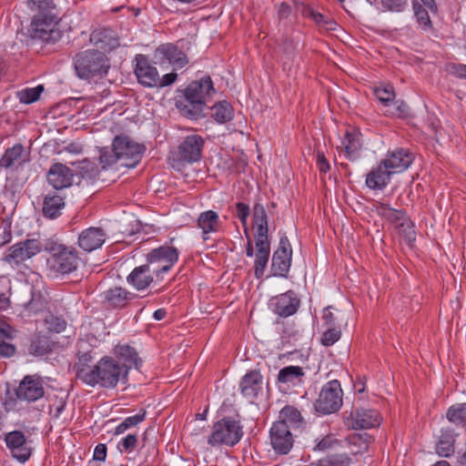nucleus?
<instances>
[{
	"label": "nucleus",
	"instance_id": "nucleus-1",
	"mask_svg": "<svg viewBox=\"0 0 466 466\" xmlns=\"http://www.w3.org/2000/svg\"><path fill=\"white\" fill-rule=\"evenodd\" d=\"M216 93L209 76L192 81L185 89H178L176 106L180 114L192 120L204 116L203 111L209 97Z\"/></svg>",
	"mask_w": 466,
	"mask_h": 466
},
{
	"label": "nucleus",
	"instance_id": "nucleus-2",
	"mask_svg": "<svg viewBox=\"0 0 466 466\" xmlns=\"http://www.w3.org/2000/svg\"><path fill=\"white\" fill-rule=\"evenodd\" d=\"M77 378L84 383L95 387L114 389L119 381L127 383V370L112 357H103L94 367L79 368Z\"/></svg>",
	"mask_w": 466,
	"mask_h": 466
},
{
	"label": "nucleus",
	"instance_id": "nucleus-3",
	"mask_svg": "<svg viewBox=\"0 0 466 466\" xmlns=\"http://www.w3.org/2000/svg\"><path fill=\"white\" fill-rule=\"evenodd\" d=\"M73 65L78 78L89 80L103 77L110 68V61L106 55L96 49L80 51L73 57Z\"/></svg>",
	"mask_w": 466,
	"mask_h": 466
},
{
	"label": "nucleus",
	"instance_id": "nucleus-4",
	"mask_svg": "<svg viewBox=\"0 0 466 466\" xmlns=\"http://www.w3.org/2000/svg\"><path fill=\"white\" fill-rule=\"evenodd\" d=\"M243 434L240 420L227 416L213 424L211 433L208 437V444L212 447L218 445L233 447L239 442Z\"/></svg>",
	"mask_w": 466,
	"mask_h": 466
},
{
	"label": "nucleus",
	"instance_id": "nucleus-5",
	"mask_svg": "<svg viewBox=\"0 0 466 466\" xmlns=\"http://www.w3.org/2000/svg\"><path fill=\"white\" fill-rule=\"evenodd\" d=\"M179 251L177 248L163 245L147 254L146 264L155 274L156 281H162L164 276L177 262Z\"/></svg>",
	"mask_w": 466,
	"mask_h": 466
},
{
	"label": "nucleus",
	"instance_id": "nucleus-6",
	"mask_svg": "<svg viewBox=\"0 0 466 466\" xmlns=\"http://www.w3.org/2000/svg\"><path fill=\"white\" fill-rule=\"evenodd\" d=\"M46 249L51 254L48 262L56 272L68 274L77 268L80 258L75 248L52 242Z\"/></svg>",
	"mask_w": 466,
	"mask_h": 466
},
{
	"label": "nucleus",
	"instance_id": "nucleus-7",
	"mask_svg": "<svg viewBox=\"0 0 466 466\" xmlns=\"http://www.w3.org/2000/svg\"><path fill=\"white\" fill-rule=\"evenodd\" d=\"M342 396L340 382L338 380H332L322 387L314 403V409L324 415L334 413L342 405Z\"/></svg>",
	"mask_w": 466,
	"mask_h": 466
},
{
	"label": "nucleus",
	"instance_id": "nucleus-8",
	"mask_svg": "<svg viewBox=\"0 0 466 466\" xmlns=\"http://www.w3.org/2000/svg\"><path fill=\"white\" fill-rule=\"evenodd\" d=\"M112 147L120 157L121 166L126 167H135L146 150L143 144L135 142L127 135L115 137Z\"/></svg>",
	"mask_w": 466,
	"mask_h": 466
},
{
	"label": "nucleus",
	"instance_id": "nucleus-9",
	"mask_svg": "<svg viewBox=\"0 0 466 466\" xmlns=\"http://www.w3.org/2000/svg\"><path fill=\"white\" fill-rule=\"evenodd\" d=\"M292 259V248L288 237H280L279 248L274 251L271 259L270 276L287 278Z\"/></svg>",
	"mask_w": 466,
	"mask_h": 466
},
{
	"label": "nucleus",
	"instance_id": "nucleus-10",
	"mask_svg": "<svg viewBox=\"0 0 466 466\" xmlns=\"http://www.w3.org/2000/svg\"><path fill=\"white\" fill-rule=\"evenodd\" d=\"M61 19H32L30 24V35L33 39L40 40L46 44H55L60 40L63 33L57 28Z\"/></svg>",
	"mask_w": 466,
	"mask_h": 466
},
{
	"label": "nucleus",
	"instance_id": "nucleus-11",
	"mask_svg": "<svg viewBox=\"0 0 466 466\" xmlns=\"http://www.w3.org/2000/svg\"><path fill=\"white\" fill-rule=\"evenodd\" d=\"M40 251L41 243L37 239H25L11 246L3 259L11 266L17 267Z\"/></svg>",
	"mask_w": 466,
	"mask_h": 466
},
{
	"label": "nucleus",
	"instance_id": "nucleus-12",
	"mask_svg": "<svg viewBox=\"0 0 466 466\" xmlns=\"http://www.w3.org/2000/svg\"><path fill=\"white\" fill-rule=\"evenodd\" d=\"M298 434L284 424L273 422L269 430L270 445L279 455H287L292 450Z\"/></svg>",
	"mask_w": 466,
	"mask_h": 466
},
{
	"label": "nucleus",
	"instance_id": "nucleus-13",
	"mask_svg": "<svg viewBox=\"0 0 466 466\" xmlns=\"http://www.w3.org/2000/svg\"><path fill=\"white\" fill-rule=\"evenodd\" d=\"M300 307V299L292 289L272 297L268 301L269 309L279 318L294 315Z\"/></svg>",
	"mask_w": 466,
	"mask_h": 466
},
{
	"label": "nucleus",
	"instance_id": "nucleus-14",
	"mask_svg": "<svg viewBox=\"0 0 466 466\" xmlns=\"http://www.w3.org/2000/svg\"><path fill=\"white\" fill-rule=\"evenodd\" d=\"M205 139L197 134L187 136L177 149V157L180 162L192 164L202 158Z\"/></svg>",
	"mask_w": 466,
	"mask_h": 466
},
{
	"label": "nucleus",
	"instance_id": "nucleus-15",
	"mask_svg": "<svg viewBox=\"0 0 466 466\" xmlns=\"http://www.w3.org/2000/svg\"><path fill=\"white\" fill-rule=\"evenodd\" d=\"M18 400L28 402L35 401L45 395L43 380L37 375H26L15 390Z\"/></svg>",
	"mask_w": 466,
	"mask_h": 466
},
{
	"label": "nucleus",
	"instance_id": "nucleus-16",
	"mask_svg": "<svg viewBox=\"0 0 466 466\" xmlns=\"http://www.w3.org/2000/svg\"><path fill=\"white\" fill-rule=\"evenodd\" d=\"M5 441L14 458L25 462L32 454L31 441H27L24 432L14 431L5 434Z\"/></svg>",
	"mask_w": 466,
	"mask_h": 466
},
{
	"label": "nucleus",
	"instance_id": "nucleus-17",
	"mask_svg": "<svg viewBox=\"0 0 466 466\" xmlns=\"http://www.w3.org/2000/svg\"><path fill=\"white\" fill-rule=\"evenodd\" d=\"M350 427L353 430L371 429L380 425L382 418L380 412L373 409L355 408L350 411Z\"/></svg>",
	"mask_w": 466,
	"mask_h": 466
},
{
	"label": "nucleus",
	"instance_id": "nucleus-18",
	"mask_svg": "<svg viewBox=\"0 0 466 466\" xmlns=\"http://www.w3.org/2000/svg\"><path fill=\"white\" fill-rule=\"evenodd\" d=\"M32 19H61V10L54 0H26Z\"/></svg>",
	"mask_w": 466,
	"mask_h": 466
},
{
	"label": "nucleus",
	"instance_id": "nucleus-19",
	"mask_svg": "<svg viewBox=\"0 0 466 466\" xmlns=\"http://www.w3.org/2000/svg\"><path fill=\"white\" fill-rule=\"evenodd\" d=\"M73 171L62 163L53 164L46 174L48 184L56 190L69 187L73 183Z\"/></svg>",
	"mask_w": 466,
	"mask_h": 466
},
{
	"label": "nucleus",
	"instance_id": "nucleus-20",
	"mask_svg": "<svg viewBox=\"0 0 466 466\" xmlns=\"http://www.w3.org/2000/svg\"><path fill=\"white\" fill-rule=\"evenodd\" d=\"M275 422L280 425L284 424L286 429H289L297 434L301 433L307 426V421L301 412L291 405H286L280 410L279 419Z\"/></svg>",
	"mask_w": 466,
	"mask_h": 466
},
{
	"label": "nucleus",
	"instance_id": "nucleus-21",
	"mask_svg": "<svg viewBox=\"0 0 466 466\" xmlns=\"http://www.w3.org/2000/svg\"><path fill=\"white\" fill-rule=\"evenodd\" d=\"M137 66L135 74L140 84L145 86L153 87L157 86L158 72L153 66L147 57L144 55H137L136 56Z\"/></svg>",
	"mask_w": 466,
	"mask_h": 466
},
{
	"label": "nucleus",
	"instance_id": "nucleus-22",
	"mask_svg": "<svg viewBox=\"0 0 466 466\" xmlns=\"http://www.w3.org/2000/svg\"><path fill=\"white\" fill-rule=\"evenodd\" d=\"M413 160V155L410 150L397 148L388 152L386 158L382 161L386 167H389L393 173H398L407 169Z\"/></svg>",
	"mask_w": 466,
	"mask_h": 466
},
{
	"label": "nucleus",
	"instance_id": "nucleus-23",
	"mask_svg": "<svg viewBox=\"0 0 466 466\" xmlns=\"http://www.w3.org/2000/svg\"><path fill=\"white\" fill-rule=\"evenodd\" d=\"M263 376L258 370L247 372L239 382L240 392L248 400H255L262 391Z\"/></svg>",
	"mask_w": 466,
	"mask_h": 466
},
{
	"label": "nucleus",
	"instance_id": "nucleus-24",
	"mask_svg": "<svg viewBox=\"0 0 466 466\" xmlns=\"http://www.w3.org/2000/svg\"><path fill=\"white\" fill-rule=\"evenodd\" d=\"M136 295L122 287L110 288L104 292L103 303L107 309H123Z\"/></svg>",
	"mask_w": 466,
	"mask_h": 466
},
{
	"label": "nucleus",
	"instance_id": "nucleus-25",
	"mask_svg": "<svg viewBox=\"0 0 466 466\" xmlns=\"http://www.w3.org/2000/svg\"><path fill=\"white\" fill-rule=\"evenodd\" d=\"M394 174L389 167H386L383 161L371 170L366 176V186L372 190H383L390 182V177Z\"/></svg>",
	"mask_w": 466,
	"mask_h": 466
},
{
	"label": "nucleus",
	"instance_id": "nucleus-26",
	"mask_svg": "<svg viewBox=\"0 0 466 466\" xmlns=\"http://www.w3.org/2000/svg\"><path fill=\"white\" fill-rule=\"evenodd\" d=\"M106 240V233L101 228L91 227L83 230L78 236V246L85 251L91 252L99 248Z\"/></svg>",
	"mask_w": 466,
	"mask_h": 466
},
{
	"label": "nucleus",
	"instance_id": "nucleus-27",
	"mask_svg": "<svg viewBox=\"0 0 466 466\" xmlns=\"http://www.w3.org/2000/svg\"><path fill=\"white\" fill-rule=\"evenodd\" d=\"M115 355V360L127 370V377L132 368L139 370L142 366V360L138 357L137 350L129 345L116 346Z\"/></svg>",
	"mask_w": 466,
	"mask_h": 466
},
{
	"label": "nucleus",
	"instance_id": "nucleus-28",
	"mask_svg": "<svg viewBox=\"0 0 466 466\" xmlns=\"http://www.w3.org/2000/svg\"><path fill=\"white\" fill-rule=\"evenodd\" d=\"M155 274L147 264L136 267L127 277V281L137 290H144L148 288L155 279Z\"/></svg>",
	"mask_w": 466,
	"mask_h": 466
},
{
	"label": "nucleus",
	"instance_id": "nucleus-29",
	"mask_svg": "<svg viewBox=\"0 0 466 466\" xmlns=\"http://www.w3.org/2000/svg\"><path fill=\"white\" fill-rule=\"evenodd\" d=\"M361 134L353 128L345 131L341 140V146L347 159L354 161L360 157V152L362 147Z\"/></svg>",
	"mask_w": 466,
	"mask_h": 466
},
{
	"label": "nucleus",
	"instance_id": "nucleus-30",
	"mask_svg": "<svg viewBox=\"0 0 466 466\" xmlns=\"http://www.w3.org/2000/svg\"><path fill=\"white\" fill-rule=\"evenodd\" d=\"M65 198L57 192L47 193L43 200V216L49 219H56L61 215V210L65 208Z\"/></svg>",
	"mask_w": 466,
	"mask_h": 466
},
{
	"label": "nucleus",
	"instance_id": "nucleus-31",
	"mask_svg": "<svg viewBox=\"0 0 466 466\" xmlns=\"http://www.w3.org/2000/svg\"><path fill=\"white\" fill-rule=\"evenodd\" d=\"M156 52L176 67L181 68L188 63L186 54L173 44L161 45Z\"/></svg>",
	"mask_w": 466,
	"mask_h": 466
},
{
	"label": "nucleus",
	"instance_id": "nucleus-32",
	"mask_svg": "<svg viewBox=\"0 0 466 466\" xmlns=\"http://www.w3.org/2000/svg\"><path fill=\"white\" fill-rule=\"evenodd\" d=\"M197 224L202 230V238L204 240L209 238V233L218 232L220 226L219 217L214 210L201 212L197 219Z\"/></svg>",
	"mask_w": 466,
	"mask_h": 466
},
{
	"label": "nucleus",
	"instance_id": "nucleus-33",
	"mask_svg": "<svg viewBox=\"0 0 466 466\" xmlns=\"http://www.w3.org/2000/svg\"><path fill=\"white\" fill-rule=\"evenodd\" d=\"M28 160V157L25 155L24 146L17 143L5 151L0 158V167L7 169L15 164L21 166Z\"/></svg>",
	"mask_w": 466,
	"mask_h": 466
},
{
	"label": "nucleus",
	"instance_id": "nucleus-34",
	"mask_svg": "<svg viewBox=\"0 0 466 466\" xmlns=\"http://www.w3.org/2000/svg\"><path fill=\"white\" fill-rule=\"evenodd\" d=\"M305 371L299 366H287L282 368L278 374V382L297 386L303 384L305 380Z\"/></svg>",
	"mask_w": 466,
	"mask_h": 466
},
{
	"label": "nucleus",
	"instance_id": "nucleus-35",
	"mask_svg": "<svg viewBox=\"0 0 466 466\" xmlns=\"http://www.w3.org/2000/svg\"><path fill=\"white\" fill-rule=\"evenodd\" d=\"M90 42L101 49L112 48L116 45V39L113 36V31L106 27L93 30L90 35Z\"/></svg>",
	"mask_w": 466,
	"mask_h": 466
},
{
	"label": "nucleus",
	"instance_id": "nucleus-36",
	"mask_svg": "<svg viewBox=\"0 0 466 466\" xmlns=\"http://www.w3.org/2000/svg\"><path fill=\"white\" fill-rule=\"evenodd\" d=\"M375 208L379 216L385 218L388 222L393 224L395 227H397L399 223H400L404 218L408 216L404 209H395L389 204L382 202H376Z\"/></svg>",
	"mask_w": 466,
	"mask_h": 466
},
{
	"label": "nucleus",
	"instance_id": "nucleus-37",
	"mask_svg": "<svg viewBox=\"0 0 466 466\" xmlns=\"http://www.w3.org/2000/svg\"><path fill=\"white\" fill-rule=\"evenodd\" d=\"M55 343L46 335L35 336L29 346V353L35 356H44L53 351Z\"/></svg>",
	"mask_w": 466,
	"mask_h": 466
},
{
	"label": "nucleus",
	"instance_id": "nucleus-38",
	"mask_svg": "<svg viewBox=\"0 0 466 466\" xmlns=\"http://www.w3.org/2000/svg\"><path fill=\"white\" fill-rule=\"evenodd\" d=\"M211 116L218 124H225L233 119L234 108L226 100L216 103L212 107Z\"/></svg>",
	"mask_w": 466,
	"mask_h": 466
},
{
	"label": "nucleus",
	"instance_id": "nucleus-39",
	"mask_svg": "<svg viewBox=\"0 0 466 466\" xmlns=\"http://www.w3.org/2000/svg\"><path fill=\"white\" fill-rule=\"evenodd\" d=\"M446 418L456 427L466 429V402L451 405L446 412Z\"/></svg>",
	"mask_w": 466,
	"mask_h": 466
},
{
	"label": "nucleus",
	"instance_id": "nucleus-40",
	"mask_svg": "<svg viewBox=\"0 0 466 466\" xmlns=\"http://www.w3.org/2000/svg\"><path fill=\"white\" fill-rule=\"evenodd\" d=\"M456 434L452 431L442 432L436 445V452L441 457H450L454 453V442Z\"/></svg>",
	"mask_w": 466,
	"mask_h": 466
},
{
	"label": "nucleus",
	"instance_id": "nucleus-41",
	"mask_svg": "<svg viewBox=\"0 0 466 466\" xmlns=\"http://www.w3.org/2000/svg\"><path fill=\"white\" fill-rule=\"evenodd\" d=\"M411 4L416 21L422 30L429 31L432 29V22L429 15L430 10L424 7L418 0H412Z\"/></svg>",
	"mask_w": 466,
	"mask_h": 466
},
{
	"label": "nucleus",
	"instance_id": "nucleus-42",
	"mask_svg": "<svg viewBox=\"0 0 466 466\" xmlns=\"http://www.w3.org/2000/svg\"><path fill=\"white\" fill-rule=\"evenodd\" d=\"M252 221L256 226V232H268V215L261 203H255L253 206Z\"/></svg>",
	"mask_w": 466,
	"mask_h": 466
},
{
	"label": "nucleus",
	"instance_id": "nucleus-43",
	"mask_svg": "<svg viewBox=\"0 0 466 466\" xmlns=\"http://www.w3.org/2000/svg\"><path fill=\"white\" fill-rule=\"evenodd\" d=\"M352 458L347 453H333L319 459L316 466H350Z\"/></svg>",
	"mask_w": 466,
	"mask_h": 466
},
{
	"label": "nucleus",
	"instance_id": "nucleus-44",
	"mask_svg": "<svg viewBox=\"0 0 466 466\" xmlns=\"http://www.w3.org/2000/svg\"><path fill=\"white\" fill-rule=\"evenodd\" d=\"M146 416L147 410L145 409H141L136 415L127 417L120 424L115 428L114 434L120 435L126 432L127 430L135 428L146 420Z\"/></svg>",
	"mask_w": 466,
	"mask_h": 466
},
{
	"label": "nucleus",
	"instance_id": "nucleus-45",
	"mask_svg": "<svg viewBox=\"0 0 466 466\" xmlns=\"http://www.w3.org/2000/svg\"><path fill=\"white\" fill-rule=\"evenodd\" d=\"M118 161H120V157L117 151L114 150V147L100 149L99 164L103 169H106Z\"/></svg>",
	"mask_w": 466,
	"mask_h": 466
},
{
	"label": "nucleus",
	"instance_id": "nucleus-46",
	"mask_svg": "<svg viewBox=\"0 0 466 466\" xmlns=\"http://www.w3.org/2000/svg\"><path fill=\"white\" fill-rule=\"evenodd\" d=\"M43 86H37L32 88H25L17 92V97L23 104H31L38 100L41 93L43 92Z\"/></svg>",
	"mask_w": 466,
	"mask_h": 466
},
{
	"label": "nucleus",
	"instance_id": "nucleus-47",
	"mask_svg": "<svg viewBox=\"0 0 466 466\" xmlns=\"http://www.w3.org/2000/svg\"><path fill=\"white\" fill-rule=\"evenodd\" d=\"M399 230V233L404 238V239L408 243H411L416 238V233L413 229L414 225L410 218L407 216L404 219L399 223L396 227Z\"/></svg>",
	"mask_w": 466,
	"mask_h": 466
},
{
	"label": "nucleus",
	"instance_id": "nucleus-48",
	"mask_svg": "<svg viewBox=\"0 0 466 466\" xmlns=\"http://www.w3.org/2000/svg\"><path fill=\"white\" fill-rule=\"evenodd\" d=\"M381 11L391 13H403L408 9V0H380Z\"/></svg>",
	"mask_w": 466,
	"mask_h": 466
},
{
	"label": "nucleus",
	"instance_id": "nucleus-49",
	"mask_svg": "<svg viewBox=\"0 0 466 466\" xmlns=\"http://www.w3.org/2000/svg\"><path fill=\"white\" fill-rule=\"evenodd\" d=\"M315 446L313 447L314 451H327L334 449L339 444V441L335 437L334 434H327L320 440H315Z\"/></svg>",
	"mask_w": 466,
	"mask_h": 466
},
{
	"label": "nucleus",
	"instance_id": "nucleus-50",
	"mask_svg": "<svg viewBox=\"0 0 466 466\" xmlns=\"http://www.w3.org/2000/svg\"><path fill=\"white\" fill-rule=\"evenodd\" d=\"M270 252L255 253V261H254V275L257 279H259L263 277L265 273V269L267 268L268 259H269Z\"/></svg>",
	"mask_w": 466,
	"mask_h": 466
},
{
	"label": "nucleus",
	"instance_id": "nucleus-51",
	"mask_svg": "<svg viewBox=\"0 0 466 466\" xmlns=\"http://www.w3.org/2000/svg\"><path fill=\"white\" fill-rule=\"evenodd\" d=\"M341 337L340 326L329 327L322 333L320 343L325 347L334 345Z\"/></svg>",
	"mask_w": 466,
	"mask_h": 466
},
{
	"label": "nucleus",
	"instance_id": "nucleus-52",
	"mask_svg": "<svg viewBox=\"0 0 466 466\" xmlns=\"http://www.w3.org/2000/svg\"><path fill=\"white\" fill-rule=\"evenodd\" d=\"M373 92L378 100L384 106H388L395 97L394 88L390 85L375 87Z\"/></svg>",
	"mask_w": 466,
	"mask_h": 466
},
{
	"label": "nucleus",
	"instance_id": "nucleus-53",
	"mask_svg": "<svg viewBox=\"0 0 466 466\" xmlns=\"http://www.w3.org/2000/svg\"><path fill=\"white\" fill-rule=\"evenodd\" d=\"M138 444V437L137 434H127L116 445L117 450L121 453L133 452Z\"/></svg>",
	"mask_w": 466,
	"mask_h": 466
},
{
	"label": "nucleus",
	"instance_id": "nucleus-54",
	"mask_svg": "<svg viewBox=\"0 0 466 466\" xmlns=\"http://www.w3.org/2000/svg\"><path fill=\"white\" fill-rule=\"evenodd\" d=\"M46 324L47 329L56 333L63 332L66 328V321L63 317L49 315L46 318Z\"/></svg>",
	"mask_w": 466,
	"mask_h": 466
},
{
	"label": "nucleus",
	"instance_id": "nucleus-55",
	"mask_svg": "<svg viewBox=\"0 0 466 466\" xmlns=\"http://www.w3.org/2000/svg\"><path fill=\"white\" fill-rule=\"evenodd\" d=\"M236 215L244 228V233L248 236V218L250 215V208L244 202L236 203Z\"/></svg>",
	"mask_w": 466,
	"mask_h": 466
},
{
	"label": "nucleus",
	"instance_id": "nucleus-56",
	"mask_svg": "<svg viewBox=\"0 0 466 466\" xmlns=\"http://www.w3.org/2000/svg\"><path fill=\"white\" fill-rule=\"evenodd\" d=\"M256 252H270V241L268 232H256L255 235Z\"/></svg>",
	"mask_w": 466,
	"mask_h": 466
},
{
	"label": "nucleus",
	"instance_id": "nucleus-57",
	"mask_svg": "<svg viewBox=\"0 0 466 466\" xmlns=\"http://www.w3.org/2000/svg\"><path fill=\"white\" fill-rule=\"evenodd\" d=\"M371 441V436L368 434H353L350 438V442L351 444H359L360 450L356 452H364L368 451L369 448V442Z\"/></svg>",
	"mask_w": 466,
	"mask_h": 466
},
{
	"label": "nucleus",
	"instance_id": "nucleus-58",
	"mask_svg": "<svg viewBox=\"0 0 466 466\" xmlns=\"http://www.w3.org/2000/svg\"><path fill=\"white\" fill-rule=\"evenodd\" d=\"M303 15L306 16V17H309L311 18L319 27H322L326 19H327V16H325L324 15L313 10L312 8L310 7H307L304 12H303Z\"/></svg>",
	"mask_w": 466,
	"mask_h": 466
},
{
	"label": "nucleus",
	"instance_id": "nucleus-59",
	"mask_svg": "<svg viewBox=\"0 0 466 466\" xmlns=\"http://www.w3.org/2000/svg\"><path fill=\"white\" fill-rule=\"evenodd\" d=\"M16 348L14 344L6 342L5 339L0 340V357L10 358L15 354Z\"/></svg>",
	"mask_w": 466,
	"mask_h": 466
},
{
	"label": "nucleus",
	"instance_id": "nucleus-60",
	"mask_svg": "<svg viewBox=\"0 0 466 466\" xmlns=\"http://www.w3.org/2000/svg\"><path fill=\"white\" fill-rule=\"evenodd\" d=\"M331 307H327L323 310L322 319H323V325L326 328L329 327H338L339 326L337 323V319L334 316V314L330 311Z\"/></svg>",
	"mask_w": 466,
	"mask_h": 466
},
{
	"label": "nucleus",
	"instance_id": "nucleus-61",
	"mask_svg": "<svg viewBox=\"0 0 466 466\" xmlns=\"http://www.w3.org/2000/svg\"><path fill=\"white\" fill-rule=\"evenodd\" d=\"M317 167L321 173H327L329 168V163L328 159L325 157L324 154L320 151L317 153Z\"/></svg>",
	"mask_w": 466,
	"mask_h": 466
},
{
	"label": "nucleus",
	"instance_id": "nucleus-62",
	"mask_svg": "<svg viewBox=\"0 0 466 466\" xmlns=\"http://www.w3.org/2000/svg\"><path fill=\"white\" fill-rule=\"evenodd\" d=\"M13 329L5 320L0 319V340L13 338Z\"/></svg>",
	"mask_w": 466,
	"mask_h": 466
},
{
	"label": "nucleus",
	"instance_id": "nucleus-63",
	"mask_svg": "<svg viewBox=\"0 0 466 466\" xmlns=\"http://www.w3.org/2000/svg\"><path fill=\"white\" fill-rule=\"evenodd\" d=\"M107 448L106 444L99 443L96 446L94 451L93 459L95 461H105L106 458Z\"/></svg>",
	"mask_w": 466,
	"mask_h": 466
},
{
	"label": "nucleus",
	"instance_id": "nucleus-64",
	"mask_svg": "<svg viewBox=\"0 0 466 466\" xmlns=\"http://www.w3.org/2000/svg\"><path fill=\"white\" fill-rule=\"evenodd\" d=\"M450 73L460 78H466V65L452 64L450 66Z\"/></svg>",
	"mask_w": 466,
	"mask_h": 466
}]
</instances>
